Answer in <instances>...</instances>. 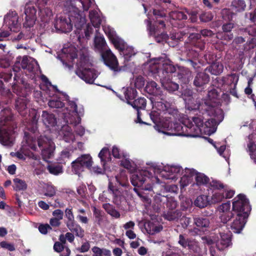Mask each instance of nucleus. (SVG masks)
I'll return each mask as SVG.
<instances>
[{"mask_svg": "<svg viewBox=\"0 0 256 256\" xmlns=\"http://www.w3.org/2000/svg\"><path fill=\"white\" fill-rule=\"evenodd\" d=\"M178 110L172 107L171 104L161 98V133L170 136H182L196 138L200 136V126L202 125V118L193 116L192 120H184L182 124L173 121Z\"/></svg>", "mask_w": 256, "mask_h": 256, "instance_id": "obj_1", "label": "nucleus"}, {"mask_svg": "<svg viewBox=\"0 0 256 256\" xmlns=\"http://www.w3.org/2000/svg\"><path fill=\"white\" fill-rule=\"evenodd\" d=\"M160 174V168L152 165L148 170H141L136 172L130 178L132 184L135 187L140 188L142 190H151L152 185L160 182L158 175ZM134 190L138 195L142 197L140 191L136 188Z\"/></svg>", "mask_w": 256, "mask_h": 256, "instance_id": "obj_2", "label": "nucleus"}, {"mask_svg": "<svg viewBox=\"0 0 256 256\" xmlns=\"http://www.w3.org/2000/svg\"><path fill=\"white\" fill-rule=\"evenodd\" d=\"M199 113L194 116H198L202 119V125L200 126V135L202 134V128H209L208 132H214L216 131L217 126L223 120L224 116L223 112L220 109L214 108L208 102H204L199 108Z\"/></svg>", "mask_w": 256, "mask_h": 256, "instance_id": "obj_3", "label": "nucleus"}, {"mask_svg": "<svg viewBox=\"0 0 256 256\" xmlns=\"http://www.w3.org/2000/svg\"><path fill=\"white\" fill-rule=\"evenodd\" d=\"M0 116V143L4 146H12L14 144L12 134L17 126L11 109L4 108Z\"/></svg>", "mask_w": 256, "mask_h": 256, "instance_id": "obj_4", "label": "nucleus"}, {"mask_svg": "<svg viewBox=\"0 0 256 256\" xmlns=\"http://www.w3.org/2000/svg\"><path fill=\"white\" fill-rule=\"evenodd\" d=\"M116 180L119 186L126 188L123 190L118 188L116 184L110 181L108 185V191L113 196L114 202L117 205L121 204L124 200V192H127V188L130 189L131 186L128 182V176L124 174H120L116 176Z\"/></svg>", "mask_w": 256, "mask_h": 256, "instance_id": "obj_5", "label": "nucleus"}, {"mask_svg": "<svg viewBox=\"0 0 256 256\" xmlns=\"http://www.w3.org/2000/svg\"><path fill=\"white\" fill-rule=\"evenodd\" d=\"M15 107L19 114L24 117H26L29 110L27 108L26 100L25 98H18L16 100ZM28 122H27L26 128L28 130L32 133H35L38 130V122L39 116L36 111L32 110L29 112L28 115Z\"/></svg>", "mask_w": 256, "mask_h": 256, "instance_id": "obj_6", "label": "nucleus"}, {"mask_svg": "<svg viewBox=\"0 0 256 256\" xmlns=\"http://www.w3.org/2000/svg\"><path fill=\"white\" fill-rule=\"evenodd\" d=\"M198 172L194 168H186L184 170L179 166H164L161 168V178L166 180H176L178 175L183 174L188 178L196 176Z\"/></svg>", "mask_w": 256, "mask_h": 256, "instance_id": "obj_7", "label": "nucleus"}, {"mask_svg": "<svg viewBox=\"0 0 256 256\" xmlns=\"http://www.w3.org/2000/svg\"><path fill=\"white\" fill-rule=\"evenodd\" d=\"M251 207L248 200L244 194H239L234 198L232 202V212L234 214L248 216Z\"/></svg>", "mask_w": 256, "mask_h": 256, "instance_id": "obj_8", "label": "nucleus"}, {"mask_svg": "<svg viewBox=\"0 0 256 256\" xmlns=\"http://www.w3.org/2000/svg\"><path fill=\"white\" fill-rule=\"evenodd\" d=\"M202 35L204 37H212L214 33L210 30L204 29L200 30V33H192L188 36V42L190 44L194 46L199 51H202L205 48V42L202 40Z\"/></svg>", "mask_w": 256, "mask_h": 256, "instance_id": "obj_9", "label": "nucleus"}, {"mask_svg": "<svg viewBox=\"0 0 256 256\" xmlns=\"http://www.w3.org/2000/svg\"><path fill=\"white\" fill-rule=\"evenodd\" d=\"M92 164V158L90 154L82 155L72 162V170L75 174L80 175L85 168H90Z\"/></svg>", "mask_w": 256, "mask_h": 256, "instance_id": "obj_10", "label": "nucleus"}, {"mask_svg": "<svg viewBox=\"0 0 256 256\" xmlns=\"http://www.w3.org/2000/svg\"><path fill=\"white\" fill-rule=\"evenodd\" d=\"M102 56L104 64L114 72H120L125 70L126 66H119L116 57L110 50H107L103 52Z\"/></svg>", "mask_w": 256, "mask_h": 256, "instance_id": "obj_11", "label": "nucleus"}, {"mask_svg": "<svg viewBox=\"0 0 256 256\" xmlns=\"http://www.w3.org/2000/svg\"><path fill=\"white\" fill-rule=\"evenodd\" d=\"M160 10L154 9L152 24L150 20L148 21V29L150 36H153L158 43H160Z\"/></svg>", "mask_w": 256, "mask_h": 256, "instance_id": "obj_12", "label": "nucleus"}, {"mask_svg": "<svg viewBox=\"0 0 256 256\" xmlns=\"http://www.w3.org/2000/svg\"><path fill=\"white\" fill-rule=\"evenodd\" d=\"M37 143L42 158H50L53 155L54 150L52 140L45 136H40L38 138Z\"/></svg>", "mask_w": 256, "mask_h": 256, "instance_id": "obj_13", "label": "nucleus"}, {"mask_svg": "<svg viewBox=\"0 0 256 256\" xmlns=\"http://www.w3.org/2000/svg\"><path fill=\"white\" fill-rule=\"evenodd\" d=\"M220 234V238L216 242V246L218 250L222 251L232 245V234L228 230L225 231L222 228H216Z\"/></svg>", "mask_w": 256, "mask_h": 256, "instance_id": "obj_14", "label": "nucleus"}, {"mask_svg": "<svg viewBox=\"0 0 256 256\" xmlns=\"http://www.w3.org/2000/svg\"><path fill=\"white\" fill-rule=\"evenodd\" d=\"M245 17L254 23L248 26L246 28L239 30V34L242 35H248L249 36H256V8L254 10L250 12L246 13Z\"/></svg>", "mask_w": 256, "mask_h": 256, "instance_id": "obj_15", "label": "nucleus"}, {"mask_svg": "<svg viewBox=\"0 0 256 256\" xmlns=\"http://www.w3.org/2000/svg\"><path fill=\"white\" fill-rule=\"evenodd\" d=\"M168 14L170 18L169 23L173 27H177L178 28H182L184 26V24L182 21L186 20L188 18L186 12V8H184L183 11H172L169 12Z\"/></svg>", "mask_w": 256, "mask_h": 256, "instance_id": "obj_16", "label": "nucleus"}, {"mask_svg": "<svg viewBox=\"0 0 256 256\" xmlns=\"http://www.w3.org/2000/svg\"><path fill=\"white\" fill-rule=\"evenodd\" d=\"M156 98H152L151 99L152 104V108L150 116L151 120L154 124V129L158 132H160V102L156 101Z\"/></svg>", "mask_w": 256, "mask_h": 256, "instance_id": "obj_17", "label": "nucleus"}, {"mask_svg": "<svg viewBox=\"0 0 256 256\" xmlns=\"http://www.w3.org/2000/svg\"><path fill=\"white\" fill-rule=\"evenodd\" d=\"M161 65H162L161 66L162 71L161 78H163L164 76H166V78H172V74L176 71V68L165 54H161Z\"/></svg>", "mask_w": 256, "mask_h": 256, "instance_id": "obj_18", "label": "nucleus"}, {"mask_svg": "<svg viewBox=\"0 0 256 256\" xmlns=\"http://www.w3.org/2000/svg\"><path fill=\"white\" fill-rule=\"evenodd\" d=\"M71 20L69 17L60 16L56 20L54 26L57 31L64 33L71 32L72 28V24Z\"/></svg>", "mask_w": 256, "mask_h": 256, "instance_id": "obj_19", "label": "nucleus"}, {"mask_svg": "<svg viewBox=\"0 0 256 256\" xmlns=\"http://www.w3.org/2000/svg\"><path fill=\"white\" fill-rule=\"evenodd\" d=\"M38 7L39 10L38 14L41 21L48 23L52 16V10L47 6L48 2L46 0H38Z\"/></svg>", "mask_w": 256, "mask_h": 256, "instance_id": "obj_20", "label": "nucleus"}, {"mask_svg": "<svg viewBox=\"0 0 256 256\" xmlns=\"http://www.w3.org/2000/svg\"><path fill=\"white\" fill-rule=\"evenodd\" d=\"M76 74L86 82L90 84H93L95 79L97 78L96 70L90 68L84 70H76Z\"/></svg>", "mask_w": 256, "mask_h": 256, "instance_id": "obj_21", "label": "nucleus"}, {"mask_svg": "<svg viewBox=\"0 0 256 256\" xmlns=\"http://www.w3.org/2000/svg\"><path fill=\"white\" fill-rule=\"evenodd\" d=\"M248 218L247 216H240V214H234L230 224V228L234 232L240 233L247 222Z\"/></svg>", "mask_w": 256, "mask_h": 256, "instance_id": "obj_22", "label": "nucleus"}, {"mask_svg": "<svg viewBox=\"0 0 256 256\" xmlns=\"http://www.w3.org/2000/svg\"><path fill=\"white\" fill-rule=\"evenodd\" d=\"M5 23L8 26L10 30L14 31V28H18V16L15 11H12L7 14L4 18Z\"/></svg>", "mask_w": 256, "mask_h": 256, "instance_id": "obj_23", "label": "nucleus"}, {"mask_svg": "<svg viewBox=\"0 0 256 256\" xmlns=\"http://www.w3.org/2000/svg\"><path fill=\"white\" fill-rule=\"evenodd\" d=\"M106 34L116 48L120 52L126 47V44L124 41L116 36L114 32L109 30L108 32H106Z\"/></svg>", "mask_w": 256, "mask_h": 256, "instance_id": "obj_24", "label": "nucleus"}, {"mask_svg": "<svg viewBox=\"0 0 256 256\" xmlns=\"http://www.w3.org/2000/svg\"><path fill=\"white\" fill-rule=\"evenodd\" d=\"M194 224L200 230L205 231L210 224L209 218L203 216H194L193 217Z\"/></svg>", "mask_w": 256, "mask_h": 256, "instance_id": "obj_25", "label": "nucleus"}, {"mask_svg": "<svg viewBox=\"0 0 256 256\" xmlns=\"http://www.w3.org/2000/svg\"><path fill=\"white\" fill-rule=\"evenodd\" d=\"M172 78L168 77L166 76L161 78V86H162L164 90L172 93L176 90H178L179 88L178 84L172 81Z\"/></svg>", "mask_w": 256, "mask_h": 256, "instance_id": "obj_26", "label": "nucleus"}, {"mask_svg": "<svg viewBox=\"0 0 256 256\" xmlns=\"http://www.w3.org/2000/svg\"><path fill=\"white\" fill-rule=\"evenodd\" d=\"M210 79L209 75L205 72H198L194 78V84L198 88L203 87L208 83Z\"/></svg>", "mask_w": 256, "mask_h": 256, "instance_id": "obj_27", "label": "nucleus"}, {"mask_svg": "<svg viewBox=\"0 0 256 256\" xmlns=\"http://www.w3.org/2000/svg\"><path fill=\"white\" fill-rule=\"evenodd\" d=\"M42 120L47 127L54 126L57 123L56 118L53 114L43 110L42 114Z\"/></svg>", "mask_w": 256, "mask_h": 256, "instance_id": "obj_28", "label": "nucleus"}, {"mask_svg": "<svg viewBox=\"0 0 256 256\" xmlns=\"http://www.w3.org/2000/svg\"><path fill=\"white\" fill-rule=\"evenodd\" d=\"M221 90L219 88H212L208 91V97L211 103L206 101V102H208L209 104H212L214 107V104L216 102V100H218L220 96Z\"/></svg>", "mask_w": 256, "mask_h": 256, "instance_id": "obj_29", "label": "nucleus"}, {"mask_svg": "<svg viewBox=\"0 0 256 256\" xmlns=\"http://www.w3.org/2000/svg\"><path fill=\"white\" fill-rule=\"evenodd\" d=\"M208 70L212 74L218 76L224 70V66L218 60L212 62L205 70Z\"/></svg>", "mask_w": 256, "mask_h": 256, "instance_id": "obj_30", "label": "nucleus"}, {"mask_svg": "<svg viewBox=\"0 0 256 256\" xmlns=\"http://www.w3.org/2000/svg\"><path fill=\"white\" fill-rule=\"evenodd\" d=\"M66 226L69 230L75 234L76 236L82 238L84 236V230L76 222L70 224H67Z\"/></svg>", "mask_w": 256, "mask_h": 256, "instance_id": "obj_31", "label": "nucleus"}, {"mask_svg": "<svg viewBox=\"0 0 256 256\" xmlns=\"http://www.w3.org/2000/svg\"><path fill=\"white\" fill-rule=\"evenodd\" d=\"M123 90L125 98L127 103L130 104L136 98L138 92L136 88L132 87H127Z\"/></svg>", "mask_w": 256, "mask_h": 256, "instance_id": "obj_32", "label": "nucleus"}, {"mask_svg": "<svg viewBox=\"0 0 256 256\" xmlns=\"http://www.w3.org/2000/svg\"><path fill=\"white\" fill-rule=\"evenodd\" d=\"M76 66H77L76 70H84L91 66L92 64L90 62L88 57L82 53L80 55Z\"/></svg>", "mask_w": 256, "mask_h": 256, "instance_id": "obj_33", "label": "nucleus"}, {"mask_svg": "<svg viewBox=\"0 0 256 256\" xmlns=\"http://www.w3.org/2000/svg\"><path fill=\"white\" fill-rule=\"evenodd\" d=\"M12 188L16 192H24L26 190L28 184L24 180L19 178H14L13 179Z\"/></svg>", "mask_w": 256, "mask_h": 256, "instance_id": "obj_34", "label": "nucleus"}, {"mask_svg": "<svg viewBox=\"0 0 256 256\" xmlns=\"http://www.w3.org/2000/svg\"><path fill=\"white\" fill-rule=\"evenodd\" d=\"M230 6L232 9L236 12H240L245 10L246 4L244 0H233Z\"/></svg>", "mask_w": 256, "mask_h": 256, "instance_id": "obj_35", "label": "nucleus"}, {"mask_svg": "<svg viewBox=\"0 0 256 256\" xmlns=\"http://www.w3.org/2000/svg\"><path fill=\"white\" fill-rule=\"evenodd\" d=\"M181 212L178 210H168L166 212H164L163 217L169 221H178L181 216Z\"/></svg>", "mask_w": 256, "mask_h": 256, "instance_id": "obj_36", "label": "nucleus"}, {"mask_svg": "<svg viewBox=\"0 0 256 256\" xmlns=\"http://www.w3.org/2000/svg\"><path fill=\"white\" fill-rule=\"evenodd\" d=\"M130 104L136 110H144L146 108V100L144 98H138L134 99Z\"/></svg>", "mask_w": 256, "mask_h": 256, "instance_id": "obj_37", "label": "nucleus"}, {"mask_svg": "<svg viewBox=\"0 0 256 256\" xmlns=\"http://www.w3.org/2000/svg\"><path fill=\"white\" fill-rule=\"evenodd\" d=\"M98 157L100 159L102 166L104 167L106 162L111 160L109 149L106 147L102 148L98 154Z\"/></svg>", "mask_w": 256, "mask_h": 256, "instance_id": "obj_38", "label": "nucleus"}, {"mask_svg": "<svg viewBox=\"0 0 256 256\" xmlns=\"http://www.w3.org/2000/svg\"><path fill=\"white\" fill-rule=\"evenodd\" d=\"M48 106L51 108H62L64 106V104L62 102L60 98L54 96L48 100Z\"/></svg>", "mask_w": 256, "mask_h": 256, "instance_id": "obj_39", "label": "nucleus"}, {"mask_svg": "<svg viewBox=\"0 0 256 256\" xmlns=\"http://www.w3.org/2000/svg\"><path fill=\"white\" fill-rule=\"evenodd\" d=\"M234 214L232 212H222L220 216V222L223 224L220 228L224 227L226 230H228L227 226L226 224L230 220H232L234 218Z\"/></svg>", "mask_w": 256, "mask_h": 256, "instance_id": "obj_40", "label": "nucleus"}, {"mask_svg": "<svg viewBox=\"0 0 256 256\" xmlns=\"http://www.w3.org/2000/svg\"><path fill=\"white\" fill-rule=\"evenodd\" d=\"M89 18L92 26L96 28L100 26L101 19L96 10H90L89 12Z\"/></svg>", "mask_w": 256, "mask_h": 256, "instance_id": "obj_41", "label": "nucleus"}, {"mask_svg": "<svg viewBox=\"0 0 256 256\" xmlns=\"http://www.w3.org/2000/svg\"><path fill=\"white\" fill-rule=\"evenodd\" d=\"M162 196L164 198L165 200H162L161 198V202H163L164 206V204L166 206V208H168V210H175L177 206V202L175 200L174 198H168L167 196Z\"/></svg>", "mask_w": 256, "mask_h": 256, "instance_id": "obj_42", "label": "nucleus"}, {"mask_svg": "<svg viewBox=\"0 0 256 256\" xmlns=\"http://www.w3.org/2000/svg\"><path fill=\"white\" fill-rule=\"evenodd\" d=\"M46 168L50 174L54 175H58L63 172L62 166L58 164H49Z\"/></svg>", "mask_w": 256, "mask_h": 256, "instance_id": "obj_43", "label": "nucleus"}, {"mask_svg": "<svg viewBox=\"0 0 256 256\" xmlns=\"http://www.w3.org/2000/svg\"><path fill=\"white\" fill-rule=\"evenodd\" d=\"M60 6H64L65 10L68 12L74 10L76 7L78 0H60Z\"/></svg>", "mask_w": 256, "mask_h": 256, "instance_id": "obj_44", "label": "nucleus"}, {"mask_svg": "<svg viewBox=\"0 0 256 256\" xmlns=\"http://www.w3.org/2000/svg\"><path fill=\"white\" fill-rule=\"evenodd\" d=\"M195 180L196 185L200 186L208 184L210 178L204 174L198 172L195 176Z\"/></svg>", "mask_w": 256, "mask_h": 256, "instance_id": "obj_45", "label": "nucleus"}, {"mask_svg": "<svg viewBox=\"0 0 256 256\" xmlns=\"http://www.w3.org/2000/svg\"><path fill=\"white\" fill-rule=\"evenodd\" d=\"M146 230L150 234L153 235L160 231V226L154 224V222H148L146 226Z\"/></svg>", "mask_w": 256, "mask_h": 256, "instance_id": "obj_46", "label": "nucleus"}, {"mask_svg": "<svg viewBox=\"0 0 256 256\" xmlns=\"http://www.w3.org/2000/svg\"><path fill=\"white\" fill-rule=\"evenodd\" d=\"M92 212L96 220L95 222L98 226H100L102 222L104 212L102 210L96 208L95 206L92 208Z\"/></svg>", "mask_w": 256, "mask_h": 256, "instance_id": "obj_47", "label": "nucleus"}, {"mask_svg": "<svg viewBox=\"0 0 256 256\" xmlns=\"http://www.w3.org/2000/svg\"><path fill=\"white\" fill-rule=\"evenodd\" d=\"M208 196L205 195H200L197 197L194 200V205L200 208H204L208 204Z\"/></svg>", "mask_w": 256, "mask_h": 256, "instance_id": "obj_48", "label": "nucleus"}, {"mask_svg": "<svg viewBox=\"0 0 256 256\" xmlns=\"http://www.w3.org/2000/svg\"><path fill=\"white\" fill-rule=\"evenodd\" d=\"M44 195L47 197L54 196L56 192V188L52 184H48L44 188Z\"/></svg>", "mask_w": 256, "mask_h": 256, "instance_id": "obj_49", "label": "nucleus"}, {"mask_svg": "<svg viewBox=\"0 0 256 256\" xmlns=\"http://www.w3.org/2000/svg\"><path fill=\"white\" fill-rule=\"evenodd\" d=\"M157 86L158 84L155 82L150 81L147 83L145 87V90L150 94L154 96L158 94L157 92L158 90Z\"/></svg>", "mask_w": 256, "mask_h": 256, "instance_id": "obj_50", "label": "nucleus"}, {"mask_svg": "<svg viewBox=\"0 0 256 256\" xmlns=\"http://www.w3.org/2000/svg\"><path fill=\"white\" fill-rule=\"evenodd\" d=\"M120 54H123L124 60L126 61H128L130 58L136 54L132 47L127 46H126V47L120 52Z\"/></svg>", "mask_w": 256, "mask_h": 256, "instance_id": "obj_51", "label": "nucleus"}, {"mask_svg": "<svg viewBox=\"0 0 256 256\" xmlns=\"http://www.w3.org/2000/svg\"><path fill=\"white\" fill-rule=\"evenodd\" d=\"M63 52L64 54H67L66 57L70 62H72L76 58H78V50L74 48L64 50Z\"/></svg>", "mask_w": 256, "mask_h": 256, "instance_id": "obj_52", "label": "nucleus"}, {"mask_svg": "<svg viewBox=\"0 0 256 256\" xmlns=\"http://www.w3.org/2000/svg\"><path fill=\"white\" fill-rule=\"evenodd\" d=\"M178 78L184 84L188 83L191 78V72L188 70H184L178 73Z\"/></svg>", "mask_w": 256, "mask_h": 256, "instance_id": "obj_53", "label": "nucleus"}, {"mask_svg": "<svg viewBox=\"0 0 256 256\" xmlns=\"http://www.w3.org/2000/svg\"><path fill=\"white\" fill-rule=\"evenodd\" d=\"M222 18L224 20L230 22L236 14L229 8H224L221 12Z\"/></svg>", "mask_w": 256, "mask_h": 256, "instance_id": "obj_54", "label": "nucleus"}, {"mask_svg": "<svg viewBox=\"0 0 256 256\" xmlns=\"http://www.w3.org/2000/svg\"><path fill=\"white\" fill-rule=\"evenodd\" d=\"M94 43L96 48L100 50H102L106 45L104 38L101 36H96Z\"/></svg>", "mask_w": 256, "mask_h": 256, "instance_id": "obj_55", "label": "nucleus"}, {"mask_svg": "<svg viewBox=\"0 0 256 256\" xmlns=\"http://www.w3.org/2000/svg\"><path fill=\"white\" fill-rule=\"evenodd\" d=\"M12 76L11 70H8V72H0V87L1 88H3V82L4 81L6 82H9L11 80Z\"/></svg>", "mask_w": 256, "mask_h": 256, "instance_id": "obj_56", "label": "nucleus"}, {"mask_svg": "<svg viewBox=\"0 0 256 256\" xmlns=\"http://www.w3.org/2000/svg\"><path fill=\"white\" fill-rule=\"evenodd\" d=\"M187 247L190 252L198 253L200 251L198 242L195 240L190 238Z\"/></svg>", "mask_w": 256, "mask_h": 256, "instance_id": "obj_57", "label": "nucleus"}, {"mask_svg": "<svg viewBox=\"0 0 256 256\" xmlns=\"http://www.w3.org/2000/svg\"><path fill=\"white\" fill-rule=\"evenodd\" d=\"M24 134L26 144L30 149L34 150H36L37 149V146L36 145V139L34 138L32 136H29L26 132L24 133Z\"/></svg>", "mask_w": 256, "mask_h": 256, "instance_id": "obj_58", "label": "nucleus"}, {"mask_svg": "<svg viewBox=\"0 0 256 256\" xmlns=\"http://www.w3.org/2000/svg\"><path fill=\"white\" fill-rule=\"evenodd\" d=\"M216 38L220 40H225L228 42L233 39L234 34L232 33L218 32L216 34Z\"/></svg>", "mask_w": 256, "mask_h": 256, "instance_id": "obj_59", "label": "nucleus"}, {"mask_svg": "<svg viewBox=\"0 0 256 256\" xmlns=\"http://www.w3.org/2000/svg\"><path fill=\"white\" fill-rule=\"evenodd\" d=\"M36 10L33 6L26 4L24 8V14L26 16L30 18H36Z\"/></svg>", "mask_w": 256, "mask_h": 256, "instance_id": "obj_60", "label": "nucleus"}, {"mask_svg": "<svg viewBox=\"0 0 256 256\" xmlns=\"http://www.w3.org/2000/svg\"><path fill=\"white\" fill-rule=\"evenodd\" d=\"M65 216L67 218V220L66 222V226H67V224H70L75 222L72 208H66V209Z\"/></svg>", "mask_w": 256, "mask_h": 256, "instance_id": "obj_61", "label": "nucleus"}, {"mask_svg": "<svg viewBox=\"0 0 256 256\" xmlns=\"http://www.w3.org/2000/svg\"><path fill=\"white\" fill-rule=\"evenodd\" d=\"M204 59L208 64H212L218 60L217 56L212 52H208L204 56Z\"/></svg>", "mask_w": 256, "mask_h": 256, "instance_id": "obj_62", "label": "nucleus"}, {"mask_svg": "<svg viewBox=\"0 0 256 256\" xmlns=\"http://www.w3.org/2000/svg\"><path fill=\"white\" fill-rule=\"evenodd\" d=\"M224 199V192H221L220 190L219 192H215L212 196V201L214 203L221 202Z\"/></svg>", "mask_w": 256, "mask_h": 256, "instance_id": "obj_63", "label": "nucleus"}, {"mask_svg": "<svg viewBox=\"0 0 256 256\" xmlns=\"http://www.w3.org/2000/svg\"><path fill=\"white\" fill-rule=\"evenodd\" d=\"M210 185L212 188L220 190H222L226 186L224 184L221 182L217 180H212L210 182Z\"/></svg>", "mask_w": 256, "mask_h": 256, "instance_id": "obj_64", "label": "nucleus"}]
</instances>
